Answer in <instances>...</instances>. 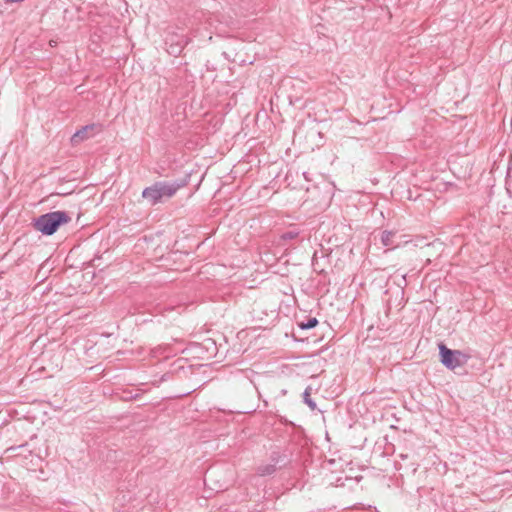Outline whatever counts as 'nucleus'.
Masks as SVG:
<instances>
[{
    "label": "nucleus",
    "mask_w": 512,
    "mask_h": 512,
    "mask_svg": "<svg viewBox=\"0 0 512 512\" xmlns=\"http://www.w3.org/2000/svg\"><path fill=\"white\" fill-rule=\"evenodd\" d=\"M71 221V217L66 211H53L40 215L34 221V228L43 235H53L58 228Z\"/></svg>",
    "instance_id": "f257e3e1"
},
{
    "label": "nucleus",
    "mask_w": 512,
    "mask_h": 512,
    "mask_svg": "<svg viewBox=\"0 0 512 512\" xmlns=\"http://www.w3.org/2000/svg\"><path fill=\"white\" fill-rule=\"evenodd\" d=\"M183 185L184 184L178 183L177 181H158L146 187L142 191V197L151 205H155L161 202L163 198H170L175 195Z\"/></svg>",
    "instance_id": "f03ea898"
},
{
    "label": "nucleus",
    "mask_w": 512,
    "mask_h": 512,
    "mask_svg": "<svg viewBox=\"0 0 512 512\" xmlns=\"http://www.w3.org/2000/svg\"><path fill=\"white\" fill-rule=\"evenodd\" d=\"M439 355L441 363L451 370L465 365L469 359L462 351L449 349L442 343L439 344Z\"/></svg>",
    "instance_id": "7ed1b4c3"
},
{
    "label": "nucleus",
    "mask_w": 512,
    "mask_h": 512,
    "mask_svg": "<svg viewBox=\"0 0 512 512\" xmlns=\"http://www.w3.org/2000/svg\"><path fill=\"white\" fill-rule=\"evenodd\" d=\"M186 44L187 39L184 34L169 33L165 38L166 50L172 56L179 55Z\"/></svg>",
    "instance_id": "20e7f679"
},
{
    "label": "nucleus",
    "mask_w": 512,
    "mask_h": 512,
    "mask_svg": "<svg viewBox=\"0 0 512 512\" xmlns=\"http://www.w3.org/2000/svg\"><path fill=\"white\" fill-rule=\"evenodd\" d=\"M271 460H272V463L261 464V465L258 466L257 473L260 476H268V475L273 474L276 471V465L278 463V457L273 455L271 457Z\"/></svg>",
    "instance_id": "39448f33"
},
{
    "label": "nucleus",
    "mask_w": 512,
    "mask_h": 512,
    "mask_svg": "<svg viewBox=\"0 0 512 512\" xmlns=\"http://www.w3.org/2000/svg\"><path fill=\"white\" fill-rule=\"evenodd\" d=\"M395 236H396V232H394V231H388V230L383 231L382 235H381L382 244L386 247H391V248L397 247L399 245V243H396L394 241Z\"/></svg>",
    "instance_id": "423d86ee"
},
{
    "label": "nucleus",
    "mask_w": 512,
    "mask_h": 512,
    "mask_svg": "<svg viewBox=\"0 0 512 512\" xmlns=\"http://www.w3.org/2000/svg\"><path fill=\"white\" fill-rule=\"evenodd\" d=\"M94 125H87L78 130L72 137V141L76 142L77 139L84 140L87 138V133L89 130H93Z\"/></svg>",
    "instance_id": "0eeeda50"
},
{
    "label": "nucleus",
    "mask_w": 512,
    "mask_h": 512,
    "mask_svg": "<svg viewBox=\"0 0 512 512\" xmlns=\"http://www.w3.org/2000/svg\"><path fill=\"white\" fill-rule=\"evenodd\" d=\"M311 388L310 387H307L303 393V402L308 405V407L311 409V410H315L316 409V403L315 401H313L310 397L311 395Z\"/></svg>",
    "instance_id": "6e6552de"
},
{
    "label": "nucleus",
    "mask_w": 512,
    "mask_h": 512,
    "mask_svg": "<svg viewBox=\"0 0 512 512\" xmlns=\"http://www.w3.org/2000/svg\"><path fill=\"white\" fill-rule=\"evenodd\" d=\"M318 325V320L315 317L309 318L306 322H299L298 326L302 330H308L316 327Z\"/></svg>",
    "instance_id": "1a4fd4ad"
},
{
    "label": "nucleus",
    "mask_w": 512,
    "mask_h": 512,
    "mask_svg": "<svg viewBox=\"0 0 512 512\" xmlns=\"http://www.w3.org/2000/svg\"><path fill=\"white\" fill-rule=\"evenodd\" d=\"M299 235L297 230H289L282 234L281 238L284 241L293 240Z\"/></svg>",
    "instance_id": "9d476101"
},
{
    "label": "nucleus",
    "mask_w": 512,
    "mask_h": 512,
    "mask_svg": "<svg viewBox=\"0 0 512 512\" xmlns=\"http://www.w3.org/2000/svg\"><path fill=\"white\" fill-rule=\"evenodd\" d=\"M303 175H304L305 179L309 181V175H308V173H307V172H304V173H303Z\"/></svg>",
    "instance_id": "9b49d317"
}]
</instances>
